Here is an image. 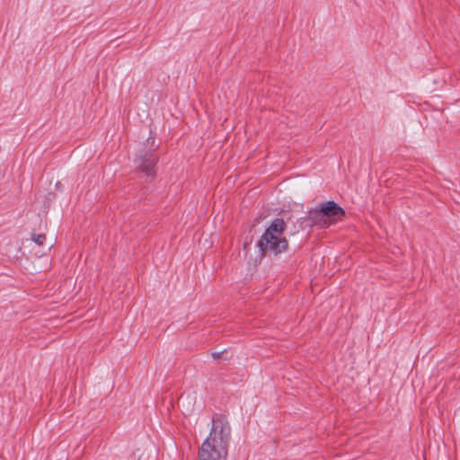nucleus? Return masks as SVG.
Instances as JSON below:
<instances>
[{
    "label": "nucleus",
    "instance_id": "nucleus-1",
    "mask_svg": "<svg viewBox=\"0 0 460 460\" xmlns=\"http://www.w3.org/2000/svg\"><path fill=\"white\" fill-rule=\"evenodd\" d=\"M230 431L229 423L224 416L213 418L211 431L200 447L199 460H226Z\"/></svg>",
    "mask_w": 460,
    "mask_h": 460
},
{
    "label": "nucleus",
    "instance_id": "nucleus-2",
    "mask_svg": "<svg viewBox=\"0 0 460 460\" xmlns=\"http://www.w3.org/2000/svg\"><path fill=\"white\" fill-rule=\"evenodd\" d=\"M285 228L282 218L273 219L258 242L261 252L276 255L286 251L288 241L283 235Z\"/></svg>",
    "mask_w": 460,
    "mask_h": 460
},
{
    "label": "nucleus",
    "instance_id": "nucleus-3",
    "mask_svg": "<svg viewBox=\"0 0 460 460\" xmlns=\"http://www.w3.org/2000/svg\"><path fill=\"white\" fill-rule=\"evenodd\" d=\"M345 215L344 209L339 206L336 202L329 200L323 203L319 208H314L309 211V219L313 225H318L320 226H327L325 217L329 219L338 220Z\"/></svg>",
    "mask_w": 460,
    "mask_h": 460
},
{
    "label": "nucleus",
    "instance_id": "nucleus-4",
    "mask_svg": "<svg viewBox=\"0 0 460 460\" xmlns=\"http://www.w3.org/2000/svg\"><path fill=\"white\" fill-rule=\"evenodd\" d=\"M157 158L153 153H146L135 161L138 169H140L146 176L155 175V166Z\"/></svg>",
    "mask_w": 460,
    "mask_h": 460
},
{
    "label": "nucleus",
    "instance_id": "nucleus-5",
    "mask_svg": "<svg viewBox=\"0 0 460 460\" xmlns=\"http://www.w3.org/2000/svg\"><path fill=\"white\" fill-rule=\"evenodd\" d=\"M32 240L40 246L44 245L46 241V235L45 234H33Z\"/></svg>",
    "mask_w": 460,
    "mask_h": 460
},
{
    "label": "nucleus",
    "instance_id": "nucleus-6",
    "mask_svg": "<svg viewBox=\"0 0 460 460\" xmlns=\"http://www.w3.org/2000/svg\"><path fill=\"white\" fill-rule=\"evenodd\" d=\"M221 354H222V352H213V353L211 354V356H212V358H213L214 359H218V358H220Z\"/></svg>",
    "mask_w": 460,
    "mask_h": 460
}]
</instances>
